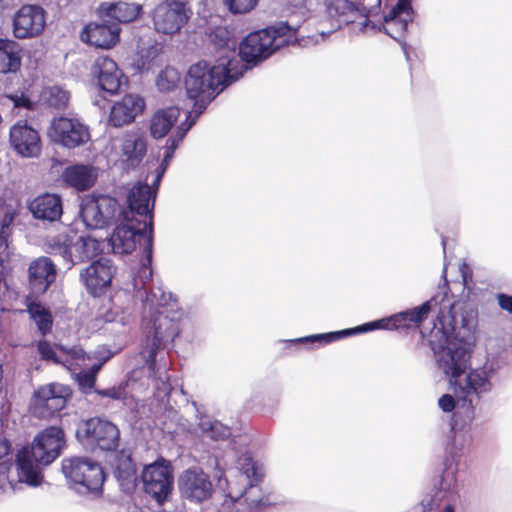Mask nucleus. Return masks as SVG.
<instances>
[{
	"label": "nucleus",
	"instance_id": "c03bdc74",
	"mask_svg": "<svg viewBox=\"0 0 512 512\" xmlns=\"http://www.w3.org/2000/svg\"><path fill=\"white\" fill-rule=\"evenodd\" d=\"M6 98L12 101L15 108H23L26 110H34L35 103L24 93L7 94Z\"/></svg>",
	"mask_w": 512,
	"mask_h": 512
},
{
	"label": "nucleus",
	"instance_id": "9d476101",
	"mask_svg": "<svg viewBox=\"0 0 512 512\" xmlns=\"http://www.w3.org/2000/svg\"><path fill=\"white\" fill-rule=\"evenodd\" d=\"M72 397L69 386L60 383H50L39 387L31 399L30 410L33 416L40 419H50L63 410Z\"/></svg>",
	"mask_w": 512,
	"mask_h": 512
},
{
	"label": "nucleus",
	"instance_id": "de8ad7c7",
	"mask_svg": "<svg viewBox=\"0 0 512 512\" xmlns=\"http://www.w3.org/2000/svg\"><path fill=\"white\" fill-rule=\"evenodd\" d=\"M229 430L226 427H223L220 423L216 422L211 424L209 435L213 439L225 438L229 435Z\"/></svg>",
	"mask_w": 512,
	"mask_h": 512
},
{
	"label": "nucleus",
	"instance_id": "0eeeda50",
	"mask_svg": "<svg viewBox=\"0 0 512 512\" xmlns=\"http://www.w3.org/2000/svg\"><path fill=\"white\" fill-rule=\"evenodd\" d=\"M179 333L180 327L177 320L169 317L165 309L155 311L145 344L140 352L149 370L155 371L158 350L167 343H172Z\"/></svg>",
	"mask_w": 512,
	"mask_h": 512
},
{
	"label": "nucleus",
	"instance_id": "2f4dec72",
	"mask_svg": "<svg viewBox=\"0 0 512 512\" xmlns=\"http://www.w3.org/2000/svg\"><path fill=\"white\" fill-rule=\"evenodd\" d=\"M74 238L68 234H58L47 242L48 253L54 256H61L67 268L74 266L73 262Z\"/></svg>",
	"mask_w": 512,
	"mask_h": 512
},
{
	"label": "nucleus",
	"instance_id": "37998d69",
	"mask_svg": "<svg viewBox=\"0 0 512 512\" xmlns=\"http://www.w3.org/2000/svg\"><path fill=\"white\" fill-rule=\"evenodd\" d=\"M37 351L41 357V359L45 361H51L55 364H60L62 361L57 356L53 346L50 342L45 339L39 340L37 343Z\"/></svg>",
	"mask_w": 512,
	"mask_h": 512
},
{
	"label": "nucleus",
	"instance_id": "58836bf2",
	"mask_svg": "<svg viewBox=\"0 0 512 512\" xmlns=\"http://www.w3.org/2000/svg\"><path fill=\"white\" fill-rule=\"evenodd\" d=\"M13 447L10 439L0 433V473H5L13 466Z\"/></svg>",
	"mask_w": 512,
	"mask_h": 512
},
{
	"label": "nucleus",
	"instance_id": "13d9d810",
	"mask_svg": "<svg viewBox=\"0 0 512 512\" xmlns=\"http://www.w3.org/2000/svg\"><path fill=\"white\" fill-rule=\"evenodd\" d=\"M99 369H100V365H94V366L92 367V372H91V373H93V374H94V373L98 372V370H99Z\"/></svg>",
	"mask_w": 512,
	"mask_h": 512
},
{
	"label": "nucleus",
	"instance_id": "473e14b6",
	"mask_svg": "<svg viewBox=\"0 0 512 512\" xmlns=\"http://www.w3.org/2000/svg\"><path fill=\"white\" fill-rule=\"evenodd\" d=\"M324 3L327 15L338 23L337 27L353 22L357 8L350 0H325Z\"/></svg>",
	"mask_w": 512,
	"mask_h": 512
},
{
	"label": "nucleus",
	"instance_id": "603ef678",
	"mask_svg": "<svg viewBox=\"0 0 512 512\" xmlns=\"http://www.w3.org/2000/svg\"><path fill=\"white\" fill-rule=\"evenodd\" d=\"M96 393L111 399L119 400L122 398V393L119 388L112 387L108 389L96 390Z\"/></svg>",
	"mask_w": 512,
	"mask_h": 512
},
{
	"label": "nucleus",
	"instance_id": "680f3d73",
	"mask_svg": "<svg viewBox=\"0 0 512 512\" xmlns=\"http://www.w3.org/2000/svg\"><path fill=\"white\" fill-rule=\"evenodd\" d=\"M441 512H448V504L443 506Z\"/></svg>",
	"mask_w": 512,
	"mask_h": 512
},
{
	"label": "nucleus",
	"instance_id": "f03ea898",
	"mask_svg": "<svg viewBox=\"0 0 512 512\" xmlns=\"http://www.w3.org/2000/svg\"><path fill=\"white\" fill-rule=\"evenodd\" d=\"M439 306L437 297H432L430 300L422 303L420 306L407 309L405 311L393 314L376 321L368 322L354 328L344 329L340 331L328 332L323 334L310 335L294 340H290V344L297 343H319L328 344L338 341L344 337L356 335L359 333L370 332L376 329L384 330H417L421 324L428 318L431 311H436Z\"/></svg>",
	"mask_w": 512,
	"mask_h": 512
},
{
	"label": "nucleus",
	"instance_id": "b1692460",
	"mask_svg": "<svg viewBox=\"0 0 512 512\" xmlns=\"http://www.w3.org/2000/svg\"><path fill=\"white\" fill-rule=\"evenodd\" d=\"M101 19L112 20V23L128 24L138 20L143 15V5L135 2L116 1L102 2L97 8Z\"/></svg>",
	"mask_w": 512,
	"mask_h": 512
},
{
	"label": "nucleus",
	"instance_id": "a18cd8bd",
	"mask_svg": "<svg viewBox=\"0 0 512 512\" xmlns=\"http://www.w3.org/2000/svg\"><path fill=\"white\" fill-rule=\"evenodd\" d=\"M117 477L124 481H131L135 479L136 470L130 458L124 463V468L120 466L116 469Z\"/></svg>",
	"mask_w": 512,
	"mask_h": 512
},
{
	"label": "nucleus",
	"instance_id": "c756f323",
	"mask_svg": "<svg viewBox=\"0 0 512 512\" xmlns=\"http://www.w3.org/2000/svg\"><path fill=\"white\" fill-rule=\"evenodd\" d=\"M22 65V48L12 39L0 38V74L16 73Z\"/></svg>",
	"mask_w": 512,
	"mask_h": 512
},
{
	"label": "nucleus",
	"instance_id": "f704fd0d",
	"mask_svg": "<svg viewBox=\"0 0 512 512\" xmlns=\"http://www.w3.org/2000/svg\"><path fill=\"white\" fill-rule=\"evenodd\" d=\"M73 252L74 265L86 262L101 252V243L91 236H80L74 240Z\"/></svg>",
	"mask_w": 512,
	"mask_h": 512
},
{
	"label": "nucleus",
	"instance_id": "4c0bfd02",
	"mask_svg": "<svg viewBox=\"0 0 512 512\" xmlns=\"http://www.w3.org/2000/svg\"><path fill=\"white\" fill-rule=\"evenodd\" d=\"M180 79L181 77L178 70L167 66L158 74L156 84L160 91L170 92L178 87Z\"/></svg>",
	"mask_w": 512,
	"mask_h": 512
},
{
	"label": "nucleus",
	"instance_id": "6ab92c4d",
	"mask_svg": "<svg viewBox=\"0 0 512 512\" xmlns=\"http://www.w3.org/2000/svg\"><path fill=\"white\" fill-rule=\"evenodd\" d=\"M57 279V267L46 256H40L29 264L28 284L30 295L39 297L44 295Z\"/></svg>",
	"mask_w": 512,
	"mask_h": 512
},
{
	"label": "nucleus",
	"instance_id": "052dcab7",
	"mask_svg": "<svg viewBox=\"0 0 512 512\" xmlns=\"http://www.w3.org/2000/svg\"><path fill=\"white\" fill-rule=\"evenodd\" d=\"M4 203V199L0 196V209L3 207Z\"/></svg>",
	"mask_w": 512,
	"mask_h": 512
},
{
	"label": "nucleus",
	"instance_id": "9b49d317",
	"mask_svg": "<svg viewBox=\"0 0 512 512\" xmlns=\"http://www.w3.org/2000/svg\"><path fill=\"white\" fill-rule=\"evenodd\" d=\"M76 434L85 444L102 451H115L119 447L118 427L111 421L100 417H92L83 421Z\"/></svg>",
	"mask_w": 512,
	"mask_h": 512
},
{
	"label": "nucleus",
	"instance_id": "7c9ffc66",
	"mask_svg": "<svg viewBox=\"0 0 512 512\" xmlns=\"http://www.w3.org/2000/svg\"><path fill=\"white\" fill-rule=\"evenodd\" d=\"M180 116L177 107H167L157 110L150 120V134L155 139L165 137L175 125Z\"/></svg>",
	"mask_w": 512,
	"mask_h": 512
},
{
	"label": "nucleus",
	"instance_id": "1a4fd4ad",
	"mask_svg": "<svg viewBox=\"0 0 512 512\" xmlns=\"http://www.w3.org/2000/svg\"><path fill=\"white\" fill-rule=\"evenodd\" d=\"M62 472L69 481L91 493L100 492L105 481L102 466L86 457L63 459Z\"/></svg>",
	"mask_w": 512,
	"mask_h": 512
},
{
	"label": "nucleus",
	"instance_id": "3c124183",
	"mask_svg": "<svg viewBox=\"0 0 512 512\" xmlns=\"http://www.w3.org/2000/svg\"><path fill=\"white\" fill-rule=\"evenodd\" d=\"M10 236V233L0 231V262L3 261L4 257H8V243Z\"/></svg>",
	"mask_w": 512,
	"mask_h": 512
},
{
	"label": "nucleus",
	"instance_id": "ddd939ff",
	"mask_svg": "<svg viewBox=\"0 0 512 512\" xmlns=\"http://www.w3.org/2000/svg\"><path fill=\"white\" fill-rule=\"evenodd\" d=\"M46 26V11L39 5L25 4L12 18V34L15 39L39 37Z\"/></svg>",
	"mask_w": 512,
	"mask_h": 512
},
{
	"label": "nucleus",
	"instance_id": "4be33fe9",
	"mask_svg": "<svg viewBox=\"0 0 512 512\" xmlns=\"http://www.w3.org/2000/svg\"><path fill=\"white\" fill-rule=\"evenodd\" d=\"M446 315L439 306L438 313L433 327L428 336V343L434 353L438 368L448 375V329L446 326Z\"/></svg>",
	"mask_w": 512,
	"mask_h": 512
},
{
	"label": "nucleus",
	"instance_id": "2eb2a0df",
	"mask_svg": "<svg viewBox=\"0 0 512 512\" xmlns=\"http://www.w3.org/2000/svg\"><path fill=\"white\" fill-rule=\"evenodd\" d=\"M157 195V188L148 184L137 183L132 186L128 195V210L121 211L123 220L138 219L153 224V210Z\"/></svg>",
	"mask_w": 512,
	"mask_h": 512
},
{
	"label": "nucleus",
	"instance_id": "5701e85b",
	"mask_svg": "<svg viewBox=\"0 0 512 512\" xmlns=\"http://www.w3.org/2000/svg\"><path fill=\"white\" fill-rule=\"evenodd\" d=\"M121 28L117 23L90 22L80 33L81 40L96 48L110 49L120 40Z\"/></svg>",
	"mask_w": 512,
	"mask_h": 512
},
{
	"label": "nucleus",
	"instance_id": "0e129e2a",
	"mask_svg": "<svg viewBox=\"0 0 512 512\" xmlns=\"http://www.w3.org/2000/svg\"><path fill=\"white\" fill-rule=\"evenodd\" d=\"M449 512H454V509L451 506Z\"/></svg>",
	"mask_w": 512,
	"mask_h": 512
},
{
	"label": "nucleus",
	"instance_id": "a19ab883",
	"mask_svg": "<svg viewBox=\"0 0 512 512\" xmlns=\"http://www.w3.org/2000/svg\"><path fill=\"white\" fill-rule=\"evenodd\" d=\"M228 11L234 15L247 14L252 11L258 0H222Z\"/></svg>",
	"mask_w": 512,
	"mask_h": 512
},
{
	"label": "nucleus",
	"instance_id": "4468645a",
	"mask_svg": "<svg viewBox=\"0 0 512 512\" xmlns=\"http://www.w3.org/2000/svg\"><path fill=\"white\" fill-rule=\"evenodd\" d=\"M141 479L145 492L150 494L159 503L166 500L172 491V469L170 463L164 459L145 466Z\"/></svg>",
	"mask_w": 512,
	"mask_h": 512
},
{
	"label": "nucleus",
	"instance_id": "bb28decb",
	"mask_svg": "<svg viewBox=\"0 0 512 512\" xmlns=\"http://www.w3.org/2000/svg\"><path fill=\"white\" fill-rule=\"evenodd\" d=\"M87 218H91L96 227H104L113 222L118 214L119 206L116 199L109 196H102L96 201L88 204L84 210Z\"/></svg>",
	"mask_w": 512,
	"mask_h": 512
},
{
	"label": "nucleus",
	"instance_id": "cd10ccee",
	"mask_svg": "<svg viewBox=\"0 0 512 512\" xmlns=\"http://www.w3.org/2000/svg\"><path fill=\"white\" fill-rule=\"evenodd\" d=\"M64 183L79 192L87 191L96 182L97 174L94 167L85 164H75L66 167L62 172Z\"/></svg>",
	"mask_w": 512,
	"mask_h": 512
},
{
	"label": "nucleus",
	"instance_id": "a878e982",
	"mask_svg": "<svg viewBox=\"0 0 512 512\" xmlns=\"http://www.w3.org/2000/svg\"><path fill=\"white\" fill-rule=\"evenodd\" d=\"M28 209L37 220L59 221L63 214L62 198L55 193H43L28 203Z\"/></svg>",
	"mask_w": 512,
	"mask_h": 512
},
{
	"label": "nucleus",
	"instance_id": "423d86ee",
	"mask_svg": "<svg viewBox=\"0 0 512 512\" xmlns=\"http://www.w3.org/2000/svg\"><path fill=\"white\" fill-rule=\"evenodd\" d=\"M295 35L296 29L287 22L253 31L240 42L239 56L245 63L256 65L287 45Z\"/></svg>",
	"mask_w": 512,
	"mask_h": 512
},
{
	"label": "nucleus",
	"instance_id": "79ce46f5",
	"mask_svg": "<svg viewBox=\"0 0 512 512\" xmlns=\"http://www.w3.org/2000/svg\"><path fill=\"white\" fill-rule=\"evenodd\" d=\"M70 95L60 87H51L46 102L50 107L63 109L69 102Z\"/></svg>",
	"mask_w": 512,
	"mask_h": 512
},
{
	"label": "nucleus",
	"instance_id": "5fc2aeb1",
	"mask_svg": "<svg viewBox=\"0 0 512 512\" xmlns=\"http://www.w3.org/2000/svg\"><path fill=\"white\" fill-rule=\"evenodd\" d=\"M438 405L443 410V412H448V393L443 394L440 397Z\"/></svg>",
	"mask_w": 512,
	"mask_h": 512
},
{
	"label": "nucleus",
	"instance_id": "bf43d9fd",
	"mask_svg": "<svg viewBox=\"0 0 512 512\" xmlns=\"http://www.w3.org/2000/svg\"><path fill=\"white\" fill-rule=\"evenodd\" d=\"M442 245H443V252H444V255H445L446 254V249H445L446 240H445V238H442Z\"/></svg>",
	"mask_w": 512,
	"mask_h": 512
},
{
	"label": "nucleus",
	"instance_id": "e2e57ef3",
	"mask_svg": "<svg viewBox=\"0 0 512 512\" xmlns=\"http://www.w3.org/2000/svg\"><path fill=\"white\" fill-rule=\"evenodd\" d=\"M161 178V175H158L157 178H156V181L158 182Z\"/></svg>",
	"mask_w": 512,
	"mask_h": 512
},
{
	"label": "nucleus",
	"instance_id": "8fccbe9b",
	"mask_svg": "<svg viewBox=\"0 0 512 512\" xmlns=\"http://www.w3.org/2000/svg\"><path fill=\"white\" fill-rule=\"evenodd\" d=\"M497 302L502 310H505L508 313L512 314V295L499 293L497 295Z\"/></svg>",
	"mask_w": 512,
	"mask_h": 512
},
{
	"label": "nucleus",
	"instance_id": "412c9836",
	"mask_svg": "<svg viewBox=\"0 0 512 512\" xmlns=\"http://www.w3.org/2000/svg\"><path fill=\"white\" fill-rule=\"evenodd\" d=\"M91 76L101 90L113 95L119 92L124 74L112 58L98 56L91 66Z\"/></svg>",
	"mask_w": 512,
	"mask_h": 512
},
{
	"label": "nucleus",
	"instance_id": "f8f14e48",
	"mask_svg": "<svg viewBox=\"0 0 512 512\" xmlns=\"http://www.w3.org/2000/svg\"><path fill=\"white\" fill-rule=\"evenodd\" d=\"M49 136L54 143L68 149L84 146L91 139L88 126L78 119L64 116L52 121Z\"/></svg>",
	"mask_w": 512,
	"mask_h": 512
},
{
	"label": "nucleus",
	"instance_id": "6e6d98bb",
	"mask_svg": "<svg viewBox=\"0 0 512 512\" xmlns=\"http://www.w3.org/2000/svg\"><path fill=\"white\" fill-rule=\"evenodd\" d=\"M60 351L68 353L72 356V358L76 359L79 357V352L75 349L72 350H66L63 346H57Z\"/></svg>",
	"mask_w": 512,
	"mask_h": 512
},
{
	"label": "nucleus",
	"instance_id": "c85d7f7f",
	"mask_svg": "<svg viewBox=\"0 0 512 512\" xmlns=\"http://www.w3.org/2000/svg\"><path fill=\"white\" fill-rule=\"evenodd\" d=\"M121 151L126 167L134 169L140 165L147 153V141L139 133H127L123 138Z\"/></svg>",
	"mask_w": 512,
	"mask_h": 512
},
{
	"label": "nucleus",
	"instance_id": "09e8293b",
	"mask_svg": "<svg viewBox=\"0 0 512 512\" xmlns=\"http://www.w3.org/2000/svg\"><path fill=\"white\" fill-rule=\"evenodd\" d=\"M242 467L241 469L244 471V473L247 475L248 478H254L257 479V467L255 463L253 462L251 457H245L243 459Z\"/></svg>",
	"mask_w": 512,
	"mask_h": 512
},
{
	"label": "nucleus",
	"instance_id": "ea45409f",
	"mask_svg": "<svg viewBox=\"0 0 512 512\" xmlns=\"http://www.w3.org/2000/svg\"><path fill=\"white\" fill-rule=\"evenodd\" d=\"M189 127H190V125L188 127H186L185 129L180 127L177 130L175 136H172L167 139L166 146H165V152L163 155V160L161 162V166L163 167V169H165L169 165L171 159L173 158L175 150L179 146V143L183 140Z\"/></svg>",
	"mask_w": 512,
	"mask_h": 512
},
{
	"label": "nucleus",
	"instance_id": "72a5a7b5",
	"mask_svg": "<svg viewBox=\"0 0 512 512\" xmlns=\"http://www.w3.org/2000/svg\"><path fill=\"white\" fill-rule=\"evenodd\" d=\"M27 312L35 322L38 332L44 337L51 333L53 327V316L49 308L38 301L27 303Z\"/></svg>",
	"mask_w": 512,
	"mask_h": 512
},
{
	"label": "nucleus",
	"instance_id": "49530a36",
	"mask_svg": "<svg viewBox=\"0 0 512 512\" xmlns=\"http://www.w3.org/2000/svg\"><path fill=\"white\" fill-rule=\"evenodd\" d=\"M15 216H16V212L13 210V209H8L2 219H1V223H0V231H4L6 233H10L11 234V225L15 219Z\"/></svg>",
	"mask_w": 512,
	"mask_h": 512
},
{
	"label": "nucleus",
	"instance_id": "20e7f679",
	"mask_svg": "<svg viewBox=\"0 0 512 512\" xmlns=\"http://www.w3.org/2000/svg\"><path fill=\"white\" fill-rule=\"evenodd\" d=\"M229 61L211 65L199 61L191 65L186 73L184 85L187 96L194 101L193 112L200 115L220 91L231 83Z\"/></svg>",
	"mask_w": 512,
	"mask_h": 512
},
{
	"label": "nucleus",
	"instance_id": "f257e3e1",
	"mask_svg": "<svg viewBox=\"0 0 512 512\" xmlns=\"http://www.w3.org/2000/svg\"><path fill=\"white\" fill-rule=\"evenodd\" d=\"M458 303L450 304V430L453 432L450 456H461L471 444L470 424L474 418L472 396L486 392L490 382L470 367L475 341L476 315L472 310L458 311Z\"/></svg>",
	"mask_w": 512,
	"mask_h": 512
},
{
	"label": "nucleus",
	"instance_id": "aec40b11",
	"mask_svg": "<svg viewBox=\"0 0 512 512\" xmlns=\"http://www.w3.org/2000/svg\"><path fill=\"white\" fill-rule=\"evenodd\" d=\"M414 10L411 0H398L391 9L384 14L383 29L391 38L400 41L408 31V25L413 22Z\"/></svg>",
	"mask_w": 512,
	"mask_h": 512
},
{
	"label": "nucleus",
	"instance_id": "dca6fc26",
	"mask_svg": "<svg viewBox=\"0 0 512 512\" xmlns=\"http://www.w3.org/2000/svg\"><path fill=\"white\" fill-rule=\"evenodd\" d=\"M181 496L194 503H202L212 497L213 484L201 468L192 467L182 472L178 479Z\"/></svg>",
	"mask_w": 512,
	"mask_h": 512
},
{
	"label": "nucleus",
	"instance_id": "4d7b16f0",
	"mask_svg": "<svg viewBox=\"0 0 512 512\" xmlns=\"http://www.w3.org/2000/svg\"><path fill=\"white\" fill-rule=\"evenodd\" d=\"M447 264L444 263V266H443V278H444V281L447 282V279H446V271H447Z\"/></svg>",
	"mask_w": 512,
	"mask_h": 512
},
{
	"label": "nucleus",
	"instance_id": "864d4df0",
	"mask_svg": "<svg viewBox=\"0 0 512 512\" xmlns=\"http://www.w3.org/2000/svg\"><path fill=\"white\" fill-rule=\"evenodd\" d=\"M79 380L81 385L91 388L94 386L96 378L93 373H84L79 376Z\"/></svg>",
	"mask_w": 512,
	"mask_h": 512
},
{
	"label": "nucleus",
	"instance_id": "6e6552de",
	"mask_svg": "<svg viewBox=\"0 0 512 512\" xmlns=\"http://www.w3.org/2000/svg\"><path fill=\"white\" fill-rule=\"evenodd\" d=\"M192 10L186 1L163 0L151 12L154 30L159 34L174 35L188 23Z\"/></svg>",
	"mask_w": 512,
	"mask_h": 512
},
{
	"label": "nucleus",
	"instance_id": "a211bd4d",
	"mask_svg": "<svg viewBox=\"0 0 512 512\" xmlns=\"http://www.w3.org/2000/svg\"><path fill=\"white\" fill-rule=\"evenodd\" d=\"M9 142L13 150L22 157L34 158L41 153L40 134L27 120H18L11 126Z\"/></svg>",
	"mask_w": 512,
	"mask_h": 512
},
{
	"label": "nucleus",
	"instance_id": "c9c22d12",
	"mask_svg": "<svg viewBox=\"0 0 512 512\" xmlns=\"http://www.w3.org/2000/svg\"><path fill=\"white\" fill-rule=\"evenodd\" d=\"M206 37L209 44L217 51L230 48L231 31L226 26L209 27L206 31Z\"/></svg>",
	"mask_w": 512,
	"mask_h": 512
},
{
	"label": "nucleus",
	"instance_id": "393cba45",
	"mask_svg": "<svg viewBox=\"0 0 512 512\" xmlns=\"http://www.w3.org/2000/svg\"><path fill=\"white\" fill-rule=\"evenodd\" d=\"M144 108L145 101L142 97L127 94L111 107L109 125L116 128L128 125L143 112Z\"/></svg>",
	"mask_w": 512,
	"mask_h": 512
},
{
	"label": "nucleus",
	"instance_id": "e433bc0d",
	"mask_svg": "<svg viewBox=\"0 0 512 512\" xmlns=\"http://www.w3.org/2000/svg\"><path fill=\"white\" fill-rule=\"evenodd\" d=\"M459 272L461 275V281H450V285L453 284V287H450V295L454 297V290L459 288V295H465L468 297L474 286L473 270L469 264L462 261L459 265Z\"/></svg>",
	"mask_w": 512,
	"mask_h": 512
},
{
	"label": "nucleus",
	"instance_id": "f3484780",
	"mask_svg": "<svg viewBox=\"0 0 512 512\" xmlns=\"http://www.w3.org/2000/svg\"><path fill=\"white\" fill-rule=\"evenodd\" d=\"M115 273L116 267L112 260L102 257L93 261L80 272V280L86 287L89 295L100 297L111 286Z\"/></svg>",
	"mask_w": 512,
	"mask_h": 512
},
{
	"label": "nucleus",
	"instance_id": "7ed1b4c3",
	"mask_svg": "<svg viewBox=\"0 0 512 512\" xmlns=\"http://www.w3.org/2000/svg\"><path fill=\"white\" fill-rule=\"evenodd\" d=\"M65 445V435L61 428L50 426L38 433L31 446H25L16 454L15 464L20 479L31 486H38L42 475L38 465H49L55 461Z\"/></svg>",
	"mask_w": 512,
	"mask_h": 512
},
{
	"label": "nucleus",
	"instance_id": "39448f33",
	"mask_svg": "<svg viewBox=\"0 0 512 512\" xmlns=\"http://www.w3.org/2000/svg\"><path fill=\"white\" fill-rule=\"evenodd\" d=\"M111 235L112 250L116 254H130L137 245L142 249L141 273L147 279L152 277L153 224L138 219L123 220Z\"/></svg>",
	"mask_w": 512,
	"mask_h": 512
}]
</instances>
